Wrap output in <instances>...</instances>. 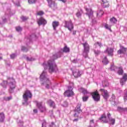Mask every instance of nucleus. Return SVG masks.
Returning a JSON list of instances; mask_svg holds the SVG:
<instances>
[{
    "label": "nucleus",
    "mask_w": 127,
    "mask_h": 127,
    "mask_svg": "<svg viewBox=\"0 0 127 127\" xmlns=\"http://www.w3.org/2000/svg\"><path fill=\"white\" fill-rule=\"evenodd\" d=\"M82 45L83 47V56L84 58H88L89 57V52H90V45L87 42L82 43Z\"/></svg>",
    "instance_id": "f257e3e1"
},
{
    "label": "nucleus",
    "mask_w": 127,
    "mask_h": 127,
    "mask_svg": "<svg viewBox=\"0 0 127 127\" xmlns=\"http://www.w3.org/2000/svg\"><path fill=\"white\" fill-rule=\"evenodd\" d=\"M45 75H46V73L45 72V71H43L42 73L40 76V78L41 79V81H46L48 83L46 85V88H47V89H49V86L50 85H51V82H50V81H49V79L45 76Z\"/></svg>",
    "instance_id": "f03ea898"
},
{
    "label": "nucleus",
    "mask_w": 127,
    "mask_h": 127,
    "mask_svg": "<svg viewBox=\"0 0 127 127\" xmlns=\"http://www.w3.org/2000/svg\"><path fill=\"white\" fill-rule=\"evenodd\" d=\"M64 27L67 28L71 31L72 29H74V25H73V23H72V21H64Z\"/></svg>",
    "instance_id": "7ed1b4c3"
},
{
    "label": "nucleus",
    "mask_w": 127,
    "mask_h": 127,
    "mask_svg": "<svg viewBox=\"0 0 127 127\" xmlns=\"http://www.w3.org/2000/svg\"><path fill=\"white\" fill-rule=\"evenodd\" d=\"M36 106H37L41 113H45L47 111L46 107L42 106V102H36Z\"/></svg>",
    "instance_id": "20e7f679"
},
{
    "label": "nucleus",
    "mask_w": 127,
    "mask_h": 127,
    "mask_svg": "<svg viewBox=\"0 0 127 127\" xmlns=\"http://www.w3.org/2000/svg\"><path fill=\"white\" fill-rule=\"evenodd\" d=\"M81 106V103L77 104L76 107H75V112H76L77 113H75L74 114V115H73V117H74V118H78V114H79L82 112V111L81 110V109H80Z\"/></svg>",
    "instance_id": "39448f33"
},
{
    "label": "nucleus",
    "mask_w": 127,
    "mask_h": 127,
    "mask_svg": "<svg viewBox=\"0 0 127 127\" xmlns=\"http://www.w3.org/2000/svg\"><path fill=\"white\" fill-rule=\"evenodd\" d=\"M48 64L49 67V72L51 73L53 72L54 70H55V68H56V65L54 64L53 61H49L48 62Z\"/></svg>",
    "instance_id": "423d86ee"
},
{
    "label": "nucleus",
    "mask_w": 127,
    "mask_h": 127,
    "mask_svg": "<svg viewBox=\"0 0 127 127\" xmlns=\"http://www.w3.org/2000/svg\"><path fill=\"white\" fill-rule=\"evenodd\" d=\"M37 22L39 26L40 25H45V24H47V21L43 17H40L37 20Z\"/></svg>",
    "instance_id": "0eeeda50"
},
{
    "label": "nucleus",
    "mask_w": 127,
    "mask_h": 127,
    "mask_svg": "<svg viewBox=\"0 0 127 127\" xmlns=\"http://www.w3.org/2000/svg\"><path fill=\"white\" fill-rule=\"evenodd\" d=\"M114 48L108 47L107 49L104 51L105 53H107L109 56H114Z\"/></svg>",
    "instance_id": "6e6552de"
},
{
    "label": "nucleus",
    "mask_w": 127,
    "mask_h": 127,
    "mask_svg": "<svg viewBox=\"0 0 127 127\" xmlns=\"http://www.w3.org/2000/svg\"><path fill=\"white\" fill-rule=\"evenodd\" d=\"M68 89H69V90H66L64 93V96H74L75 94L74 93V92H73V91L72 90H73V88H72V87L71 86H69L68 87Z\"/></svg>",
    "instance_id": "1a4fd4ad"
},
{
    "label": "nucleus",
    "mask_w": 127,
    "mask_h": 127,
    "mask_svg": "<svg viewBox=\"0 0 127 127\" xmlns=\"http://www.w3.org/2000/svg\"><path fill=\"white\" fill-rule=\"evenodd\" d=\"M9 93H13L14 89H15V84L13 83V82H10L9 83Z\"/></svg>",
    "instance_id": "9d476101"
},
{
    "label": "nucleus",
    "mask_w": 127,
    "mask_h": 127,
    "mask_svg": "<svg viewBox=\"0 0 127 127\" xmlns=\"http://www.w3.org/2000/svg\"><path fill=\"white\" fill-rule=\"evenodd\" d=\"M73 75L75 78H79V77H81L82 73L79 69H75L73 71Z\"/></svg>",
    "instance_id": "9b49d317"
},
{
    "label": "nucleus",
    "mask_w": 127,
    "mask_h": 127,
    "mask_svg": "<svg viewBox=\"0 0 127 127\" xmlns=\"http://www.w3.org/2000/svg\"><path fill=\"white\" fill-rule=\"evenodd\" d=\"M99 120L101 121V122H103L104 123H108V122L106 115L105 113L101 115V118H99Z\"/></svg>",
    "instance_id": "f8f14e48"
},
{
    "label": "nucleus",
    "mask_w": 127,
    "mask_h": 127,
    "mask_svg": "<svg viewBox=\"0 0 127 127\" xmlns=\"http://www.w3.org/2000/svg\"><path fill=\"white\" fill-rule=\"evenodd\" d=\"M48 3V5L49 7L52 8V7H55L56 6V4L55 3V1L52 0H46Z\"/></svg>",
    "instance_id": "ddd939ff"
},
{
    "label": "nucleus",
    "mask_w": 127,
    "mask_h": 127,
    "mask_svg": "<svg viewBox=\"0 0 127 127\" xmlns=\"http://www.w3.org/2000/svg\"><path fill=\"white\" fill-rule=\"evenodd\" d=\"M85 10L87 11L86 14H88L89 18H91L93 17V10L91 9H88V8H85Z\"/></svg>",
    "instance_id": "4468645a"
},
{
    "label": "nucleus",
    "mask_w": 127,
    "mask_h": 127,
    "mask_svg": "<svg viewBox=\"0 0 127 127\" xmlns=\"http://www.w3.org/2000/svg\"><path fill=\"white\" fill-rule=\"evenodd\" d=\"M31 96H23V100H24L25 102H23L22 104L23 105H25V106H27L28 105V104L27 103V101L28 100V98H31Z\"/></svg>",
    "instance_id": "2eb2a0df"
},
{
    "label": "nucleus",
    "mask_w": 127,
    "mask_h": 127,
    "mask_svg": "<svg viewBox=\"0 0 127 127\" xmlns=\"http://www.w3.org/2000/svg\"><path fill=\"white\" fill-rule=\"evenodd\" d=\"M59 21H54L52 22V25L54 30H56V28L59 26Z\"/></svg>",
    "instance_id": "dca6fc26"
},
{
    "label": "nucleus",
    "mask_w": 127,
    "mask_h": 127,
    "mask_svg": "<svg viewBox=\"0 0 127 127\" xmlns=\"http://www.w3.org/2000/svg\"><path fill=\"white\" fill-rule=\"evenodd\" d=\"M109 122H108L109 125L113 126L115 124L116 120L115 118H108Z\"/></svg>",
    "instance_id": "f3484780"
},
{
    "label": "nucleus",
    "mask_w": 127,
    "mask_h": 127,
    "mask_svg": "<svg viewBox=\"0 0 127 127\" xmlns=\"http://www.w3.org/2000/svg\"><path fill=\"white\" fill-rule=\"evenodd\" d=\"M62 50L63 52L64 53H69V52H70V48L68 47L67 46H65Z\"/></svg>",
    "instance_id": "a211bd4d"
},
{
    "label": "nucleus",
    "mask_w": 127,
    "mask_h": 127,
    "mask_svg": "<svg viewBox=\"0 0 127 127\" xmlns=\"http://www.w3.org/2000/svg\"><path fill=\"white\" fill-rule=\"evenodd\" d=\"M104 14V11L103 10H99L97 12V17H101Z\"/></svg>",
    "instance_id": "6ab92c4d"
},
{
    "label": "nucleus",
    "mask_w": 127,
    "mask_h": 127,
    "mask_svg": "<svg viewBox=\"0 0 127 127\" xmlns=\"http://www.w3.org/2000/svg\"><path fill=\"white\" fill-rule=\"evenodd\" d=\"M47 103H48L50 105V107H53L54 108H55V103L51 100H49L47 101Z\"/></svg>",
    "instance_id": "aec40b11"
},
{
    "label": "nucleus",
    "mask_w": 127,
    "mask_h": 127,
    "mask_svg": "<svg viewBox=\"0 0 127 127\" xmlns=\"http://www.w3.org/2000/svg\"><path fill=\"white\" fill-rule=\"evenodd\" d=\"M5 118L4 114L3 112L0 113V123H3L4 122Z\"/></svg>",
    "instance_id": "412c9836"
},
{
    "label": "nucleus",
    "mask_w": 127,
    "mask_h": 127,
    "mask_svg": "<svg viewBox=\"0 0 127 127\" xmlns=\"http://www.w3.org/2000/svg\"><path fill=\"white\" fill-rule=\"evenodd\" d=\"M110 21L111 22V23L115 24L118 22V19H117V18H116L115 17H113L112 18H110Z\"/></svg>",
    "instance_id": "4be33fe9"
},
{
    "label": "nucleus",
    "mask_w": 127,
    "mask_h": 127,
    "mask_svg": "<svg viewBox=\"0 0 127 127\" xmlns=\"http://www.w3.org/2000/svg\"><path fill=\"white\" fill-rule=\"evenodd\" d=\"M102 63H103L104 65H107V64H109V61L108 60L107 57H105L103 59Z\"/></svg>",
    "instance_id": "5701e85b"
},
{
    "label": "nucleus",
    "mask_w": 127,
    "mask_h": 127,
    "mask_svg": "<svg viewBox=\"0 0 127 127\" xmlns=\"http://www.w3.org/2000/svg\"><path fill=\"white\" fill-rule=\"evenodd\" d=\"M97 45L100 47V48H102V47H103V44H102V43L97 42L94 44V47H95V48H97Z\"/></svg>",
    "instance_id": "b1692460"
},
{
    "label": "nucleus",
    "mask_w": 127,
    "mask_h": 127,
    "mask_svg": "<svg viewBox=\"0 0 127 127\" xmlns=\"http://www.w3.org/2000/svg\"><path fill=\"white\" fill-rule=\"evenodd\" d=\"M23 96H32V93H31V92L30 90H26L25 91Z\"/></svg>",
    "instance_id": "393cba45"
},
{
    "label": "nucleus",
    "mask_w": 127,
    "mask_h": 127,
    "mask_svg": "<svg viewBox=\"0 0 127 127\" xmlns=\"http://www.w3.org/2000/svg\"><path fill=\"white\" fill-rule=\"evenodd\" d=\"M100 91L101 92V93H104L105 96H109V93L107 90L104 89H100Z\"/></svg>",
    "instance_id": "a878e982"
},
{
    "label": "nucleus",
    "mask_w": 127,
    "mask_h": 127,
    "mask_svg": "<svg viewBox=\"0 0 127 127\" xmlns=\"http://www.w3.org/2000/svg\"><path fill=\"white\" fill-rule=\"evenodd\" d=\"M118 73L119 75H123V74H124V69H123L122 66L119 67Z\"/></svg>",
    "instance_id": "bb28decb"
},
{
    "label": "nucleus",
    "mask_w": 127,
    "mask_h": 127,
    "mask_svg": "<svg viewBox=\"0 0 127 127\" xmlns=\"http://www.w3.org/2000/svg\"><path fill=\"white\" fill-rule=\"evenodd\" d=\"M7 81H3V82L1 83V86L3 87V88H4V89H6V86H7Z\"/></svg>",
    "instance_id": "cd10ccee"
},
{
    "label": "nucleus",
    "mask_w": 127,
    "mask_h": 127,
    "mask_svg": "<svg viewBox=\"0 0 127 127\" xmlns=\"http://www.w3.org/2000/svg\"><path fill=\"white\" fill-rule=\"evenodd\" d=\"M93 99H94L95 101H100V96H92Z\"/></svg>",
    "instance_id": "c85d7f7f"
},
{
    "label": "nucleus",
    "mask_w": 127,
    "mask_h": 127,
    "mask_svg": "<svg viewBox=\"0 0 127 127\" xmlns=\"http://www.w3.org/2000/svg\"><path fill=\"white\" fill-rule=\"evenodd\" d=\"M36 14L38 16H42V15H44V11H43L42 10L38 11L37 12Z\"/></svg>",
    "instance_id": "c756f323"
},
{
    "label": "nucleus",
    "mask_w": 127,
    "mask_h": 127,
    "mask_svg": "<svg viewBox=\"0 0 127 127\" xmlns=\"http://www.w3.org/2000/svg\"><path fill=\"white\" fill-rule=\"evenodd\" d=\"M94 52L95 56H98V55H100V54H101V51L99 50H94Z\"/></svg>",
    "instance_id": "7c9ffc66"
},
{
    "label": "nucleus",
    "mask_w": 127,
    "mask_h": 127,
    "mask_svg": "<svg viewBox=\"0 0 127 127\" xmlns=\"http://www.w3.org/2000/svg\"><path fill=\"white\" fill-rule=\"evenodd\" d=\"M36 1H37V0H28L29 4H34V3H36Z\"/></svg>",
    "instance_id": "2f4dec72"
},
{
    "label": "nucleus",
    "mask_w": 127,
    "mask_h": 127,
    "mask_svg": "<svg viewBox=\"0 0 127 127\" xmlns=\"http://www.w3.org/2000/svg\"><path fill=\"white\" fill-rule=\"evenodd\" d=\"M102 4L104 7H109V6H110V3L109 2V1L102 3Z\"/></svg>",
    "instance_id": "473e14b6"
},
{
    "label": "nucleus",
    "mask_w": 127,
    "mask_h": 127,
    "mask_svg": "<svg viewBox=\"0 0 127 127\" xmlns=\"http://www.w3.org/2000/svg\"><path fill=\"white\" fill-rule=\"evenodd\" d=\"M90 95H91V96H100V95H99V92H98V91L97 90L95 92H91Z\"/></svg>",
    "instance_id": "72a5a7b5"
},
{
    "label": "nucleus",
    "mask_w": 127,
    "mask_h": 127,
    "mask_svg": "<svg viewBox=\"0 0 127 127\" xmlns=\"http://www.w3.org/2000/svg\"><path fill=\"white\" fill-rule=\"evenodd\" d=\"M105 27L106 29H108V30H110V31H112V30H111V28H112V26H109L108 24H105Z\"/></svg>",
    "instance_id": "f704fd0d"
},
{
    "label": "nucleus",
    "mask_w": 127,
    "mask_h": 127,
    "mask_svg": "<svg viewBox=\"0 0 127 127\" xmlns=\"http://www.w3.org/2000/svg\"><path fill=\"white\" fill-rule=\"evenodd\" d=\"M82 93L84 94V95H87L88 94V91L85 88H81Z\"/></svg>",
    "instance_id": "c9c22d12"
},
{
    "label": "nucleus",
    "mask_w": 127,
    "mask_h": 127,
    "mask_svg": "<svg viewBox=\"0 0 127 127\" xmlns=\"http://www.w3.org/2000/svg\"><path fill=\"white\" fill-rule=\"evenodd\" d=\"M126 82H127V80H126L125 79H124L123 78H122L120 80V83H121L122 86H124V85H125V83H126Z\"/></svg>",
    "instance_id": "e433bc0d"
},
{
    "label": "nucleus",
    "mask_w": 127,
    "mask_h": 127,
    "mask_svg": "<svg viewBox=\"0 0 127 127\" xmlns=\"http://www.w3.org/2000/svg\"><path fill=\"white\" fill-rule=\"evenodd\" d=\"M21 18L22 20H23V21H25L26 20H27V19H28V17H25L24 16H22L21 17Z\"/></svg>",
    "instance_id": "4c0bfd02"
},
{
    "label": "nucleus",
    "mask_w": 127,
    "mask_h": 127,
    "mask_svg": "<svg viewBox=\"0 0 127 127\" xmlns=\"http://www.w3.org/2000/svg\"><path fill=\"white\" fill-rule=\"evenodd\" d=\"M6 101H9L12 99L11 96H8L4 98Z\"/></svg>",
    "instance_id": "58836bf2"
},
{
    "label": "nucleus",
    "mask_w": 127,
    "mask_h": 127,
    "mask_svg": "<svg viewBox=\"0 0 127 127\" xmlns=\"http://www.w3.org/2000/svg\"><path fill=\"white\" fill-rule=\"evenodd\" d=\"M15 29L16 31H21V30H22V28H21L20 26L16 27Z\"/></svg>",
    "instance_id": "ea45409f"
},
{
    "label": "nucleus",
    "mask_w": 127,
    "mask_h": 127,
    "mask_svg": "<svg viewBox=\"0 0 127 127\" xmlns=\"http://www.w3.org/2000/svg\"><path fill=\"white\" fill-rule=\"evenodd\" d=\"M21 50L22 51H24V52H27V51H28V50L26 49V48H25V47H22L21 48Z\"/></svg>",
    "instance_id": "a19ab883"
},
{
    "label": "nucleus",
    "mask_w": 127,
    "mask_h": 127,
    "mask_svg": "<svg viewBox=\"0 0 127 127\" xmlns=\"http://www.w3.org/2000/svg\"><path fill=\"white\" fill-rule=\"evenodd\" d=\"M118 109H119V110H121V111H123V112H125V111H127V108H122V107H118Z\"/></svg>",
    "instance_id": "79ce46f5"
},
{
    "label": "nucleus",
    "mask_w": 127,
    "mask_h": 127,
    "mask_svg": "<svg viewBox=\"0 0 127 127\" xmlns=\"http://www.w3.org/2000/svg\"><path fill=\"white\" fill-rule=\"evenodd\" d=\"M88 98H89V97L88 96H83L82 99H83V101L84 102L87 101Z\"/></svg>",
    "instance_id": "37998d69"
},
{
    "label": "nucleus",
    "mask_w": 127,
    "mask_h": 127,
    "mask_svg": "<svg viewBox=\"0 0 127 127\" xmlns=\"http://www.w3.org/2000/svg\"><path fill=\"white\" fill-rule=\"evenodd\" d=\"M10 57L11 59H14L15 57H16V55L14 54H12L10 56Z\"/></svg>",
    "instance_id": "c03bdc74"
},
{
    "label": "nucleus",
    "mask_w": 127,
    "mask_h": 127,
    "mask_svg": "<svg viewBox=\"0 0 127 127\" xmlns=\"http://www.w3.org/2000/svg\"><path fill=\"white\" fill-rule=\"evenodd\" d=\"M121 50H122V51L124 53H125L127 51V48H126L124 47H122Z\"/></svg>",
    "instance_id": "a18cd8bd"
},
{
    "label": "nucleus",
    "mask_w": 127,
    "mask_h": 127,
    "mask_svg": "<svg viewBox=\"0 0 127 127\" xmlns=\"http://www.w3.org/2000/svg\"><path fill=\"white\" fill-rule=\"evenodd\" d=\"M116 69H117L116 66H115V65L111 66V69L112 70V71H115V70H116Z\"/></svg>",
    "instance_id": "49530a36"
},
{
    "label": "nucleus",
    "mask_w": 127,
    "mask_h": 127,
    "mask_svg": "<svg viewBox=\"0 0 127 127\" xmlns=\"http://www.w3.org/2000/svg\"><path fill=\"white\" fill-rule=\"evenodd\" d=\"M122 79L127 81V74L126 73L124 74Z\"/></svg>",
    "instance_id": "de8ad7c7"
},
{
    "label": "nucleus",
    "mask_w": 127,
    "mask_h": 127,
    "mask_svg": "<svg viewBox=\"0 0 127 127\" xmlns=\"http://www.w3.org/2000/svg\"><path fill=\"white\" fill-rule=\"evenodd\" d=\"M76 14L77 17H78V18L81 17V16L82 15L81 14V13L79 11L77 12Z\"/></svg>",
    "instance_id": "09e8293b"
},
{
    "label": "nucleus",
    "mask_w": 127,
    "mask_h": 127,
    "mask_svg": "<svg viewBox=\"0 0 127 127\" xmlns=\"http://www.w3.org/2000/svg\"><path fill=\"white\" fill-rule=\"evenodd\" d=\"M118 54H119V55L124 54L123 50H122L121 49L118 51Z\"/></svg>",
    "instance_id": "8fccbe9b"
},
{
    "label": "nucleus",
    "mask_w": 127,
    "mask_h": 127,
    "mask_svg": "<svg viewBox=\"0 0 127 127\" xmlns=\"http://www.w3.org/2000/svg\"><path fill=\"white\" fill-rule=\"evenodd\" d=\"M111 116V113H108L107 114V117H108V119H111V118H110Z\"/></svg>",
    "instance_id": "3c124183"
},
{
    "label": "nucleus",
    "mask_w": 127,
    "mask_h": 127,
    "mask_svg": "<svg viewBox=\"0 0 127 127\" xmlns=\"http://www.w3.org/2000/svg\"><path fill=\"white\" fill-rule=\"evenodd\" d=\"M102 3H105V2H108V0H102Z\"/></svg>",
    "instance_id": "603ef678"
},
{
    "label": "nucleus",
    "mask_w": 127,
    "mask_h": 127,
    "mask_svg": "<svg viewBox=\"0 0 127 127\" xmlns=\"http://www.w3.org/2000/svg\"><path fill=\"white\" fill-rule=\"evenodd\" d=\"M78 118L74 119V120H73V123L76 122H78Z\"/></svg>",
    "instance_id": "864d4df0"
},
{
    "label": "nucleus",
    "mask_w": 127,
    "mask_h": 127,
    "mask_svg": "<svg viewBox=\"0 0 127 127\" xmlns=\"http://www.w3.org/2000/svg\"><path fill=\"white\" fill-rule=\"evenodd\" d=\"M33 112H34V113H38V110H37V109H35L33 110Z\"/></svg>",
    "instance_id": "5fc2aeb1"
},
{
    "label": "nucleus",
    "mask_w": 127,
    "mask_h": 127,
    "mask_svg": "<svg viewBox=\"0 0 127 127\" xmlns=\"http://www.w3.org/2000/svg\"><path fill=\"white\" fill-rule=\"evenodd\" d=\"M94 123V120H90V124H93Z\"/></svg>",
    "instance_id": "6e6d98bb"
},
{
    "label": "nucleus",
    "mask_w": 127,
    "mask_h": 127,
    "mask_svg": "<svg viewBox=\"0 0 127 127\" xmlns=\"http://www.w3.org/2000/svg\"><path fill=\"white\" fill-rule=\"evenodd\" d=\"M76 33H77L76 31H73V32H72L73 35H76Z\"/></svg>",
    "instance_id": "4d7b16f0"
},
{
    "label": "nucleus",
    "mask_w": 127,
    "mask_h": 127,
    "mask_svg": "<svg viewBox=\"0 0 127 127\" xmlns=\"http://www.w3.org/2000/svg\"><path fill=\"white\" fill-rule=\"evenodd\" d=\"M124 93H125V96H127V89H126V90L124 91Z\"/></svg>",
    "instance_id": "13d9d810"
},
{
    "label": "nucleus",
    "mask_w": 127,
    "mask_h": 127,
    "mask_svg": "<svg viewBox=\"0 0 127 127\" xmlns=\"http://www.w3.org/2000/svg\"><path fill=\"white\" fill-rule=\"evenodd\" d=\"M1 95H4V92L2 91L0 92V96H1Z\"/></svg>",
    "instance_id": "bf43d9fd"
},
{
    "label": "nucleus",
    "mask_w": 127,
    "mask_h": 127,
    "mask_svg": "<svg viewBox=\"0 0 127 127\" xmlns=\"http://www.w3.org/2000/svg\"><path fill=\"white\" fill-rule=\"evenodd\" d=\"M60 1H62L63 2H66V0H59Z\"/></svg>",
    "instance_id": "052dcab7"
},
{
    "label": "nucleus",
    "mask_w": 127,
    "mask_h": 127,
    "mask_svg": "<svg viewBox=\"0 0 127 127\" xmlns=\"http://www.w3.org/2000/svg\"><path fill=\"white\" fill-rule=\"evenodd\" d=\"M124 100H125V101H127V96L124 97Z\"/></svg>",
    "instance_id": "680f3d73"
},
{
    "label": "nucleus",
    "mask_w": 127,
    "mask_h": 127,
    "mask_svg": "<svg viewBox=\"0 0 127 127\" xmlns=\"http://www.w3.org/2000/svg\"><path fill=\"white\" fill-rule=\"evenodd\" d=\"M44 125H46V122H44V123L42 124V127H43Z\"/></svg>",
    "instance_id": "e2e57ef3"
},
{
    "label": "nucleus",
    "mask_w": 127,
    "mask_h": 127,
    "mask_svg": "<svg viewBox=\"0 0 127 127\" xmlns=\"http://www.w3.org/2000/svg\"><path fill=\"white\" fill-rule=\"evenodd\" d=\"M27 60H28V61H30V60L28 57L27 58Z\"/></svg>",
    "instance_id": "0e129e2a"
},
{
    "label": "nucleus",
    "mask_w": 127,
    "mask_h": 127,
    "mask_svg": "<svg viewBox=\"0 0 127 127\" xmlns=\"http://www.w3.org/2000/svg\"><path fill=\"white\" fill-rule=\"evenodd\" d=\"M0 60L2 59V57H0Z\"/></svg>",
    "instance_id": "69168bd1"
},
{
    "label": "nucleus",
    "mask_w": 127,
    "mask_h": 127,
    "mask_svg": "<svg viewBox=\"0 0 127 127\" xmlns=\"http://www.w3.org/2000/svg\"><path fill=\"white\" fill-rule=\"evenodd\" d=\"M3 21H6V19H3Z\"/></svg>",
    "instance_id": "338daca9"
},
{
    "label": "nucleus",
    "mask_w": 127,
    "mask_h": 127,
    "mask_svg": "<svg viewBox=\"0 0 127 127\" xmlns=\"http://www.w3.org/2000/svg\"><path fill=\"white\" fill-rule=\"evenodd\" d=\"M107 96H104V98H106Z\"/></svg>",
    "instance_id": "774afa93"
}]
</instances>
